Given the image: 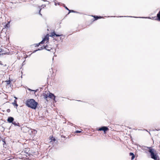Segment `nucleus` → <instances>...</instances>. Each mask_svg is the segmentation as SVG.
<instances>
[{
    "instance_id": "nucleus-9",
    "label": "nucleus",
    "mask_w": 160,
    "mask_h": 160,
    "mask_svg": "<svg viewBox=\"0 0 160 160\" xmlns=\"http://www.w3.org/2000/svg\"><path fill=\"white\" fill-rule=\"evenodd\" d=\"M94 18V20H96L99 19H100L102 18V17L101 16H92Z\"/></svg>"
},
{
    "instance_id": "nucleus-2",
    "label": "nucleus",
    "mask_w": 160,
    "mask_h": 160,
    "mask_svg": "<svg viewBox=\"0 0 160 160\" xmlns=\"http://www.w3.org/2000/svg\"><path fill=\"white\" fill-rule=\"evenodd\" d=\"M148 150V152L150 154L151 157L154 160H160L157 154L155 152L156 151L154 149L150 148Z\"/></svg>"
},
{
    "instance_id": "nucleus-33",
    "label": "nucleus",
    "mask_w": 160,
    "mask_h": 160,
    "mask_svg": "<svg viewBox=\"0 0 160 160\" xmlns=\"http://www.w3.org/2000/svg\"><path fill=\"white\" fill-rule=\"evenodd\" d=\"M45 6H46L45 5H42V6H41L42 7H43V8H44V7H45Z\"/></svg>"
},
{
    "instance_id": "nucleus-29",
    "label": "nucleus",
    "mask_w": 160,
    "mask_h": 160,
    "mask_svg": "<svg viewBox=\"0 0 160 160\" xmlns=\"http://www.w3.org/2000/svg\"><path fill=\"white\" fill-rule=\"evenodd\" d=\"M25 60L22 63V65H23L25 64Z\"/></svg>"
},
{
    "instance_id": "nucleus-30",
    "label": "nucleus",
    "mask_w": 160,
    "mask_h": 160,
    "mask_svg": "<svg viewBox=\"0 0 160 160\" xmlns=\"http://www.w3.org/2000/svg\"><path fill=\"white\" fill-rule=\"evenodd\" d=\"M52 139H51L52 140H53L54 141H55V139L53 137H52Z\"/></svg>"
},
{
    "instance_id": "nucleus-23",
    "label": "nucleus",
    "mask_w": 160,
    "mask_h": 160,
    "mask_svg": "<svg viewBox=\"0 0 160 160\" xmlns=\"http://www.w3.org/2000/svg\"><path fill=\"white\" fill-rule=\"evenodd\" d=\"M40 44V43H37L35 44V47H38L39 45Z\"/></svg>"
},
{
    "instance_id": "nucleus-21",
    "label": "nucleus",
    "mask_w": 160,
    "mask_h": 160,
    "mask_svg": "<svg viewBox=\"0 0 160 160\" xmlns=\"http://www.w3.org/2000/svg\"><path fill=\"white\" fill-rule=\"evenodd\" d=\"M120 17H123V16H120ZM123 17H133V18H138V17H132V16H123Z\"/></svg>"
},
{
    "instance_id": "nucleus-34",
    "label": "nucleus",
    "mask_w": 160,
    "mask_h": 160,
    "mask_svg": "<svg viewBox=\"0 0 160 160\" xmlns=\"http://www.w3.org/2000/svg\"><path fill=\"white\" fill-rule=\"evenodd\" d=\"M144 130L147 131V132H148L149 133V134H150V133L149 132H148V130H146V129H145Z\"/></svg>"
},
{
    "instance_id": "nucleus-35",
    "label": "nucleus",
    "mask_w": 160,
    "mask_h": 160,
    "mask_svg": "<svg viewBox=\"0 0 160 160\" xmlns=\"http://www.w3.org/2000/svg\"><path fill=\"white\" fill-rule=\"evenodd\" d=\"M63 38H62V37L60 38V40H63Z\"/></svg>"
},
{
    "instance_id": "nucleus-38",
    "label": "nucleus",
    "mask_w": 160,
    "mask_h": 160,
    "mask_svg": "<svg viewBox=\"0 0 160 160\" xmlns=\"http://www.w3.org/2000/svg\"><path fill=\"white\" fill-rule=\"evenodd\" d=\"M141 18H147V17H142Z\"/></svg>"
},
{
    "instance_id": "nucleus-37",
    "label": "nucleus",
    "mask_w": 160,
    "mask_h": 160,
    "mask_svg": "<svg viewBox=\"0 0 160 160\" xmlns=\"http://www.w3.org/2000/svg\"><path fill=\"white\" fill-rule=\"evenodd\" d=\"M70 125H72L73 124L72 123H70V124H69Z\"/></svg>"
},
{
    "instance_id": "nucleus-31",
    "label": "nucleus",
    "mask_w": 160,
    "mask_h": 160,
    "mask_svg": "<svg viewBox=\"0 0 160 160\" xmlns=\"http://www.w3.org/2000/svg\"><path fill=\"white\" fill-rule=\"evenodd\" d=\"M41 9H40L39 11V14L40 15H41V16H42V14L40 13V11Z\"/></svg>"
},
{
    "instance_id": "nucleus-41",
    "label": "nucleus",
    "mask_w": 160,
    "mask_h": 160,
    "mask_svg": "<svg viewBox=\"0 0 160 160\" xmlns=\"http://www.w3.org/2000/svg\"><path fill=\"white\" fill-rule=\"evenodd\" d=\"M78 101H80V102H81V100H78Z\"/></svg>"
},
{
    "instance_id": "nucleus-3",
    "label": "nucleus",
    "mask_w": 160,
    "mask_h": 160,
    "mask_svg": "<svg viewBox=\"0 0 160 160\" xmlns=\"http://www.w3.org/2000/svg\"><path fill=\"white\" fill-rule=\"evenodd\" d=\"M49 38L48 34L45 36L42 40L39 42L40 44H43L44 43L45 41H47L46 42V43H48Z\"/></svg>"
},
{
    "instance_id": "nucleus-24",
    "label": "nucleus",
    "mask_w": 160,
    "mask_h": 160,
    "mask_svg": "<svg viewBox=\"0 0 160 160\" xmlns=\"http://www.w3.org/2000/svg\"><path fill=\"white\" fill-rule=\"evenodd\" d=\"M160 130V129H156V128H155V129H154L153 130V131H159Z\"/></svg>"
},
{
    "instance_id": "nucleus-17",
    "label": "nucleus",
    "mask_w": 160,
    "mask_h": 160,
    "mask_svg": "<svg viewBox=\"0 0 160 160\" xmlns=\"http://www.w3.org/2000/svg\"><path fill=\"white\" fill-rule=\"evenodd\" d=\"M11 82V80L10 79L9 80L6 81V82H7V84H8V85L10 84Z\"/></svg>"
},
{
    "instance_id": "nucleus-40",
    "label": "nucleus",
    "mask_w": 160,
    "mask_h": 160,
    "mask_svg": "<svg viewBox=\"0 0 160 160\" xmlns=\"http://www.w3.org/2000/svg\"><path fill=\"white\" fill-rule=\"evenodd\" d=\"M75 13H78V12H76V11H75Z\"/></svg>"
},
{
    "instance_id": "nucleus-10",
    "label": "nucleus",
    "mask_w": 160,
    "mask_h": 160,
    "mask_svg": "<svg viewBox=\"0 0 160 160\" xmlns=\"http://www.w3.org/2000/svg\"><path fill=\"white\" fill-rule=\"evenodd\" d=\"M129 155L132 156L131 159L133 160L135 158V155L133 153L130 152Z\"/></svg>"
},
{
    "instance_id": "nucleus-22",
    "label": "nucleus",
    "mask_w": 160,
    "mask_h": 160,
    "mask_svg": "<svg viewBox=\"0 0 160 160\" xmlns=\"http://www.w3.org/2000/svg\"><path fill=\"white\" fill-rule=\"evenodd\" d=\"M44 49V47L43 48V47H41L40 48H38L37 49V50L38 51H39V50H42L43 49Z\"/></svg>"
},
{
    "instance_id": "nucleus-6",
    "label": "nucleus",
    "mask_w": 160,
    "mask_h": 160,
    "mask_svg": "<svg viewBox=\"0 0 160 160\" xmlns=\"http://www.w3.org/2000/svg\"><path fill=\"white\" fill-rule=\"evenodd\" d=\"M14 118L12 117H8L7 119V121L10 123H12L13 122Z\"/></svg>"
},
{
    "instance_id": "nucleus-26",
    "label": "nucleus",
    "mask_w": 160,
    "mask_h": 160,
    "mask_svg": "<svg viewBox=\"0 0 160 160\" xmlns=\"http://www.w3.org/2000/svg\"><path fill=\"white\" fill-rule=\"evenodd\" d=\"M7 111L8 112H10V109H7Z\"/></svg>"
},
{
    "instance_id": "nucleus-25",
    "label": "nucleus",
    "mask_w": 160,
    "mask_h": 160,
    "mask_svg": "<svg viewBox=\"0 0 160 160\" xmlns=\"http://www.w3.org/2000/svg\"><path fill=\"white\" fill-rule=\"evenodd\" d=\"M81 132V131H80L77 130L75 132H76V133H80Z\"/></svg>"
},
{
    "instance_id": "nucleus-15",
    "label": "nucleus",
    "mask_w": 160,
    "mask_h": 160,
    "mask_svg": "<svg viewBox=\"0 0 160 160\" xmlns=\"http://www.w3.org/2000/svg\"><path fill=\"white\" fill-rule=\"evenodd\" d=\"M55 32H53L51 33L50 36L51 37H53V36H55Z\"/></svg>"
},
{
    "instance_id": "nucleus-13",
    "label": "nucleus",
    "mask_w": 160,
    "mask_h": 160,
    "mask_svg": "<svg viewBox=\"0 0 160 160\" xmlns=\"http://www.w3.org/2000/svg\"><path fill=\"white\" fill-rule=\"evenodd\" d=\"M5 53L4 52V51L1 48H0V56L1 54H5Z\"/></svg>"
},
{
    "instance_id": "nucleus-28",
    "label": "nucleus",
    "mask_w": 160,
    "mask_h": 160,
    "mask_svg": "<svg viewBox=\"0 0 160 160\" xmlns=\"http://www.w3.org/2000/svg\"><path fill=\"white\" fill-rule=\"evenodd\" d=\"M64 7H65V8H66V9L68 10V11L69 10V9L67 7L65 6Z\"/></svg>"
},
{
    "instance_id": "nucleus-27",
    "label": "nucleus",
    "mask_w": 160,
    "mask_h": 160,
    "mask_svg": "<svg viewBox=\"0 0 160 160\" xmlns=\"http://www.w3.org/2000/svg\"><path fill=\"white\" fill-rule=\"evenodd\" d=\"M2 141L3 142V145H4V144H6V142L4 140H3Z\"/></svg>"
},
{
    "instance_id": "nucleus-43",
    "label": "nucleus",
    "mask_w": 160,
    "mask_h": 160,
    "mask_svg": "<svg viewBox=\"0 0 160 160\" xmlns=\"http://www.w3.org/2000/svg\"><path fill=\"white\" fill-rule=\"evenodd\" d=\"M10 159H8V160H9Z\"/></svg>"
},
{
    "instance_id": "nucleus-39",
    "label": "nucleus",
    "mask_w": 160,
    "mask_h": 160,
    "mask_svg": "<svg viewBox=\"0 0 160 160\" xmlns=\"http://www.w3.org/2000/svg\"><path fill=\"white\" fill-rule=\"evenodd\" d=\"M28 90H29V91H32V90L31 89H29H29H28Z\"/></svg>"
},
{
    "instance_id": "nucleus-1",
    "label": "nucleus",
    "mask_w": 160,
    "mask_h": 160,
    "mask_svg": "<svg viewBox=\"0 0 160 160\" xmlns=\"http://www.w3.org/2000/svg\"><path fill=\"white\" fill-rule=\"evenodd\" d=\"M26 104L28 107L35 109H36L38 103L34 99H31L28 100L26 101Z\"/></svg>"
},
{
    "instance_id": "nucleus-14",
    "label": "nucleus",
    "mask_w": 160,
    "mask_h": 160,
    "mask_svg": "<svg viewBox=\"0 0 160 160\" xmlns=\"http://www.w3.org/2000/svg\"><path fill=\"white\" fill-rule=\"evenodd\" d=\"M143 148L146 150H148V149H149V150H150V149H151L150 148H152L151 147H146V146H144V147H143Z\"/></svg>"
},
{
    "instance_id": "nucleus-4",
    "label": "nucleus",
    "mask_w": 160,
    "mask_h": 160,
    "mask_svg": "<svg viewBox=\"0 0 160 160\" xmlns=\"http://www.w3.org/2000/svg\"><path fill=\"white\" fill-rule=\"evenodd\" d=\"M108 128L106 126H102L99 128L98 129V130L99 131H103L104 133H105L106 131H108Z\"/></svg>"
},
{
    "instance_id": "nucleus-36",
    "label": "nucleus",
    "mask_w": 160,
    "mask_h": 160,
    "mask_svg": "<svg viewBox=\"0 0 160 160\" xmlns=\"http://www.w3.org/2000/svg\"><path fill=\"white\" fill-rule=\"evenodd\" d=\"M58 4V3H57L55 2V5L56 6V5H57V4Z\"/></svg>"
},
{
    "instance_id": "nucleus-7",
    "label": "nucleus",
    "mask_w": 160,
    "mask_h": 160,
    "mask_svg": "<svg viewBox=\"0 0 160 160\" xmlns=\"http://www.w3.org/2000/svg\"><path fill=\"white\" fill-rule=\"evenodd\" d=\"M44 48L48 51H50L52 48L50 47L49 45H46V46H44Z\"/></svg>"
},
{
    "instance_id": "nucleus-12",
    "label": "nucleus",
    "mask_w": 160,
    "mask_h": 160,
    "mask_svg": "<svg viewBox=\"0 0 160 160\" xmlns=\"http://www.w3.org/2000/svg\"><path fill=\"white\" fill-rule=\"evenodd\" d=\"M43 96L45 99L47 101H48L47 98H48V95H47L46 94H44Z\"/></svg>"
},
{
    "instance_id": "nucleus-19",
    "label": "nucleus",
    "mask_w": 160,
    "mask_h": 160,
    "mask_svg": "<svg viewBox=\"0 0 160 160\" xmlns=\"http://www.w3.org/2000/svg\"><path fill=\"white\" fill-rule=\"evenodd\" d=\"M75 12V11L73 10H69V13L70 12Z\"/></svg>"
},
{
    "instance_id": "nucleus-42",
    "label": "nucleus",
    "mask_w": 160,
    "mask_h": 160,
    "mask_svg": "<svg viewBox=\"0 0 160 160\" xmlns=\"http://www.w3.org/2000/svg\"><path fill=\"white\" fill-rule=\"evenodd\" d=\"M0 64H1L0 61Z\"/></svg>"
},
{
    "instance_id": "nucleus-20",
    "label": "nucleus",
    "mask_w": 160,
    "mask_h": 160,
    "mask_svg": "<svg viewBox=\"0 0 160 160\" xmlns=\"http://www.w3.org/2000/svg\"><path fill=\"white\" fill-rule=\"evenodd\" d=\"M27 128L28 129V132L29 133H31V132H32V130H31V129H29V128Z\"/></svg>"
},
{
    "instance_id": "nucleus-18",
    "label": "nucleus",
    "mask_w": 160,
    "mask_h": 160,
    "mask_svg": "<svg viewBox=\"0 0 160 160\" xmlns=\"http://www.w3.org/2000/svg\"><path fill=\"white\" fill-rule=\"evenodd\" d=\"M55 36H56V37H59V36H63V35L62 34H56L55 33Z\"/></svg>"
},
{
    "instance_id": "nucleus-5",
    "label": "nucleus",
    "mask_w": 160,
    "mask_h": 160,
    "mask_svg": "<svg viewBox=\"0 0 160 160\" xmlns=\"http://www.w3.org/2000/svg\"><path fill=\"white\" fill-rule=\"evenodd\" d=\"M56 97L52 93H49V94L48 95V98H50L52 99H53L55 102H57V100L55 99Z\"/></svg>"
},
{
    "instance_id": "nucleus-32",
    "label": "nucleus",
    "mask_w": 160,
    "mask_h": 160,
    "mask_svg": "<svg viewBox=\"0 0 160 160\" xmlns=\"http://www.w3.org/2000/svg\"><path fill=\"white\" fill-rule=\"evenodd\" d=\"M37 51H38V50H37V49L36 50H35L33 52V53H35V52H37Z\"/></svg>"
},
{
    "instance_id": "nucleus-16",
    "label": "nucleus",
    "mask_w": 160,
    "mask_h": 160,
    "mask_svg": "<svg viewBox=\"0 0 160 160\" xmlns=\"http://www.w3.org/2000/svg\"><path fill=\"white\" fill-rule=\"evenodd\" d=\"M12 104L14 105H15L17 107L18 106V104L17 103V101L15 100L14 101V102L12 103Z\"/></svg>"
},
{
    "instance_id": "nucleus-8",
    "label": "nucleus",
    "mask_w": 160,
    "mask_h": 160,
    "mask_svg": "<svg viewBox=\"0 0 160 160\" xmlns=\"http://www.w3.org/2000/svg\"><path fill=\"white\" fill-rule=\"evenodd\" d=\"M12 124L15 126H18V127H20V124L19 123L17 122L13 121V122H12Z\"/></svg>"
},
{
    "instance_id": "nucleus-11",
    "label": "nucleus",
    "mask_w": 160,
    "mask_h": 160,
    "mask_svg": "<svg viewBox=\"0 0 160 160\" xmlns=\"http://www.w3.org/2000/svg\"><path fill=\"white\" fill-rule=\"evenodd\" d=\"M157 17L158 18V20L160 21V10L157 14Z\"/></svg>"
}]
</instances>
